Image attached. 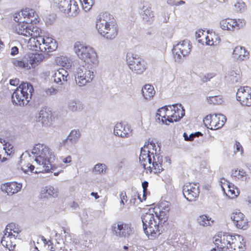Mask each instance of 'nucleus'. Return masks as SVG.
Here are the masks:
<instances>
[{
  "mask_svg": "<svg viewBox=\"0 0 251 251\" xmlns=\"http://www.w3.org/2000/svg\"><path fill=\"white\" fill-rule=\"evenodd\" d=\"M236 99L242 105L251 106V87H240L237 90Z\"/></svg>",
  "mask_w": 251,
  "mask_h": 251,
  "instance_id": "nucleus-14",
  "label": "nucleus"
},
{
  "mask_svg": "<svg viewBox=\"0 0 251 251\" xmlns=\"http://www.w3.org/2000/svg\"><path fill=\"white\" fill-rule=\"evenodd\" d=\"M167 220L165 211L155 212L154 209H149L142 217L145 233L150 239H153L160 234L159 226Z\"/></svg>",
  "mask_w": 251,
  "mask_h": 251,
  "instance_id": "nucleus-1",
  "label": "nucleus"
},
{
  "mask_svg": "<svg viewBox=\"0 0 251 251\" xmlns=\"http://www.w3.org/2000/svg\"><path fill=\"white\" fill-rule=\"evenodd\" d=\"M249 55V52L245 48L240 46L236 47L233 50V57L239 61L243 60Z\"/></svg>",
  "mask_w": 251,
  "mask_h": 251,
  "instance_id": "nucleus-29",
  "label": "nucleus"
},
{
  "mask_svg": "<svg viewBox=\"0 0 251 251\" xmlns=\"http://www.w3.org/2000/svg\"><path fill=\"white\" fill-rule=\"evenodd\" d=\"M183 136L185 140L192 141L194 139V138L196 136V134H191L188 137L187 134L186 133H184Z\"/></svg>",
  "mask_w": 251,
  "mask_h": 251,
  "instance_id": "nucleus-56",
  "label": "nucleus"
},
{
  "mask_svg": "<svg viewBox=\"0 0 251 251\" xmlns=\"http://www.w3.org/2000/svg\"><path fill=\"white\" fill-rule=\"evenodd\" d=\"M106 168L103 164H97L94 167V171L98 174H103L105 172Z\"/></svg>",
  "mask_w": 251,
  "mask_h": 251,
  "instance_id": "nucleus-48",
  "label": "nucleus"
},
{
  "mask_svg": "<svg viewBox=\"0 0 251 251\" xmlns=\"http://www.w3.org/2000/svg\"><path fill=\"white\" fill-rule=\"evenodd\" d=\"M198 221L200 225L203 226H211L213 221L212 220L211 218L206 215H202L198 218Z\"/></svg>",
  "mask_w": 251,
  "mask_h": 251,
  "instance_id": "nucleus-41",
  "label": "nucleus"
},
{
  "mask_svg": "<svg viewBox=\"0 0 251 251\" xmlns=\"http://www.w3.org/2000/svg\"><path fill=\"white\" fill-rule=\"evenodd\" d=\"M132 130L130 125L125 122L117 123L114 127V132L116 136L121 137H128Z\"/></svg>",
  "mask_w": 251,
  "mask_h": 251,
  "instance_id": "nucleus-19",
  "label": "nucleus"
},
{
  "mask_svg": "<svg viewBox=\"0 0 251 251\" xmlns=\"http://www.w3.org/2000/svg\"><path fill=\"white\" fill-rule=\"evenodd\" d=\"M213 77V76L211 75H209L208 74L206 75H204L202 78L201 79L203 82H206L208 80H209L211 78Z\"/></svg>",
  "mask_w": 251,
  "mask_h": 251,
  "instance_id": "nucleus-58",
  "label": "nucleus"
},
{
  "mask_svg": "<svg viewBox=\"0 0 251 251\" xmlns=\"http://www.w3.org/2000/svg\"><path fill=\"white\" fill-rule=\"evenodd\" d=\"M218 234L215 236V241L214 243L216 245V247L213 249L211 250V251H226V246H223L222 242H219V244H217V242L216 241L217 240Z\"/></svg>",
  "mask_w": 251,
  "mask_h": 251,
  "instance_id": "nucleus-45",
  "label": "nucleus"
},
{
  "mask_svg": "<svg viewBox=\"0 0 251 251\" xmlns=\"http://www.w3.org/2000/svg\"><path fill=\"white\" fill-rule=\"evenodd\" d=\"M142 93L146 100H150L153 98L155 92L153 86L150 84H146L142 89Z\"/></svg>",
  "mask_w": 251,
  "mask_h": 251,
  "instance_id": "nucleus-34",
  "label": "nucleus"
},
{
  "mask_svg": "<svg viewBox=\"0 0 251 251\" xmlns=\"http://www.w3.org/2000/svg\"><path fill=\"white\" fill-rule=\"evenodd\" d=\"M207 101L209 104L212 105L221 104L224 102L223 98L221 95L208 97Z\"/></svg>",
  "mask_w": 251,
  "mask_h": 251,
  "instance_id": "nucleus-42",
  "label": "nucleus"
},
{
  "mask_svg": "<svg viewBox=\"0 0 251 251\" xmlns=\"http://www.w3.org/2000/svg\"><path fill=\"white\" fill-rule=\"evenodd\" d=\"M160 149L159 146L152 141L145 144L141 149L139 161L143 167L147 165V162L151 161L155 155H160L158 152Z\"/></svg>",
  "mask_w": 251,
  "mask_h": 251,
  "instance_id": "nucleus-8",
  "label": "nucleus"
},
{
  "mask_svg": "<svg viewBox=\"0 0 251 251\" xmlns=\"http://www.w3.org/2000/svg\"><path fill=\"white\" fill-rule=\"evenodd\" d=\"M182 192L184 197L187 201H195L199 196V187L196 183L187 182L183 186Z\"/></svg>",
  "mask_w": 251,
  "mask_h": 251,
  "instance_id": "nucleus-12",
  "label": "nucleus"
},
{
  "mask_svg": "<svg viewBox=\"0 0 251 251\" xmlns=\"http://www.w3.org/2000/svg\"><path fill=\"white\" fill-rule=\"evenodd\" d=\"M96 28L103 37L112 40L118 35L119 29L116 20L109 14L100 15L96 21Z\"/></svg>",
  "mask_w": 251,
  "mask_h": 251,
  "instance_id": "nucleus-3",
  "label": "nucleus"
},
{
  "mask_svg": "<svg viewBox=\"0 0 251 251\" xmlns=\"http://www.w3.org/2000/svg\"><path fill=\"white\" fill-rule=\"evenodd\" d=\"M177 3H178L177 5H180V4H184L185 3V2L183 0H180Z\"/></svg>",
  "mask_w": 251,
  "mask_h": 251,
  "instance_id": "nucleus-63",
  "label": "nucleus"
},
{
  "mask_svg": "<svg viewBox=\"0 0 251 251\" xmlns=\"http://www.w3.org/2000/svg\"><path fill=\"white\" fill-rule=\"evenodd\" d=\"M148 184H149L148 182L146 181H145L142 183V187L143 189L144 193H145L147 191Z\"/></svg>",
  "mask_w": 251,
  "mask_h": 251,
  "instance_id": "nucleus-59",
  "label": "nucleus"
},
{
  "mask_svg": "<svg viewBox=\"0 0 251 251\" xmlns=\"http://www.w3.org/2000/svg\"><path fill=\"white\" fill-rule=\"evenodd\" d=\"M33 92L34 89L30 83L22 82L12 94V103L19 106L27 105L31 99Z\"/></svg>",
  "mask_w": 251,
  "mask_h": 251,
  "instance_id": "nucleus-6",
  "label": "nucleus"
},
{
  "mask_svg": "<svg viewBox=\"0 0 251 251\" xmlns=\"http://www.w3.org/2000/svg\"><path fill=\"white\" fill-rule=\"evenodd\" d=\"M31 157L30 156H24L22 155L20 157V165L21 169L25 173L28 172L34 173V169H36V166L32 165L30 164Z\"/></svg>",
  "mask_w": 251,
  "mask_h": 251,
  "instance_id": "nucleus-24",
  "label": "nucleus"
},
{
  "mask_svg": "<svg viewBox=\"0 0 251 251\" xmlns=\"http://www.w3.org/2000/svg\"><path fill=\"white\" fill-rule=\"evenodd\" d=\"M205 43L209 46H217L221 42V39L218 34L215 32H207L206 35L204 36Z\"/></svg>",
  "mask_w": 251,
  "mask_h": 251,
  "instance_id": "nucleus-28",
  "label": "nucleus"
},
{
  "mask_svg": "<svg viewBox=\"0 0 251 251\" xmlns=\"http://www.w3.org/2000/svg\"><path fill=\"white\" fill-rule=\"evenodd\" d=\"M37 121L40 122L42 126H50L52 121L51 111L46 108L42 109L38 114Z\"/></svg>",
  "mask_w": 251,
  "mask_h": 251,
  "instance_id": "nucleus-22",
  "label": "nucleus"
},
{
  "mask_svg": "<svg viewBox=\"0 0 251 251\" xmlns=\"http://www.w3.org/2000/svg\"><path fill=\"white\" fill-rule=\"evenodd\" d=\"M94 70L82 66L79 72V86H85L92 81L94 78Z\"/></svg>",
  "mask_w": 251,
  "mask_h": 251,
  "instance_id": "nucleus-18",
  "label": "nucleus"
},
{
  "mask_svg": "<svg viewBox=\"0 0 251 251\" xmlns=\"http://www.w3.org/2000/svg\"><path fill=\"white\" fill-rule=\"evenodd\" d=\"M68 108L71 111H76L77 109L76 101L75 100H72L70 101L68 104Z\"/></svg>",
  "mask_w": 251,
  "mask_h": 251,
  "instance_id": "nucleus-51",
  "label": "nucleus"
},
{
  "mask_svg": "<svg viewBox=\"0 0 251 251\" xmlns=\"http://www.w3.org/2000/svg\"><path fill=\"white\" fill-rule=\"evenodd\" d=\"M44 56L42 53H30L27 55L26 58L30 67L35 68L40 64L44 60Z\"/></svg>",
  "mask_w": 251,
  "mask_h": 251,
  "instance_id": "nucleus-25",
  "label": "nucleus"
},
{
  "mask_svg": "<svg viewBox=\"0 0 251 251\" xmlns=\"http://www.w3.org/2000/svg\"><path fill=\"white\" fill-rule=\"evenodd\" d=\"M246 175V172L241 168L233 169L231 172V177L235 180H243Z\"/></svg>",
  "mask_w": 251,
  "mask_h": 251,
  "instance_id": "nucleus-35",
  "label": "nucleus"
},
{
  "mask_svg": "<svg viewBox=\"0 0 251 251\" xmlns=\"http://www.w3.org/2000/svg\"><path fill=\"white\" fill-rule=\"evenodd\" d=\"M13 240H14L13 236L5 232L1 239V243L4 247L9 251H11L14 249L15 246Z\"/></svg>",
  "mask_w": 251,
  "mask_h": 251,
  "instance_id": "nucleus-30",
  "label": "nucleus"
},
{
  "mask_svg": "<svg viewBox=\"0 0 251 251\" xmlns=\"http://www.w3.org/2000/svg\"><path fill=\"white\" fill-rule=\"evenodd\" d=\"M3 149L5 153L8 155H11L14 153V149L13 146L9 142H6L3 144Z\"/></svg>",
  "mask_w": 251,
  "mask_h": 251,
  "instance_id": "nucleus-47",
  "label": "nucleus"
},
{
  "mask_svg": "<svg viewBox=\"0 0 251 251\" xmlns=\"http://www.w3.org/2000/svg\"><path fill=\"white\" fill-rule=\"evenodd\" d=\"M43 194H45L44 197L48 198L49 196L55 197L56 196V192L54 191L53 187H49L48 189H44L42 191Z\"/></svg>",
  "mask_w": 251,
  "mask_h": 251,
  "instance_id": "nucleus-49",
  "label": "nucleus"
},
{
  "mask_svg": "<svg viewBox=\"0 0 251 251\" xmlns=\"http://www.w3.org/2000/svg\"><path fill=\"white\" fill-rule=\"evenodd\" d=\"M77 138L78 134L77 131L72 130L64 142H68V141H70L71 142H75L77 141Z\"/></svg>",
  "mask_w": 251,
  "mask_h": 251,
  "instance_id": "nucleus-46",
  "label": "nucleus"
},
{
  "mask_svg": "<svg viewBox=\"0 0 251 251\" xmlns=\"http://www.w3.org/2000/svg\"><path fill=\"white\" fill-rule=\"evenodd\" d=\"M201 33V34H202L203 35H204V36L205 35H204V33H203L202 32L199 31V32L198 33V35H197V38H200V37H201V34H200V33Z\"/></svg>",
  "mask_w": 251,
  "mask_h": 251,
  "instance_id": "nucleus-62",
  "label": "nucleus"
},
{
  "mask_svg": "<svg viewBox=\"0 0 251 251\" xmlns=\"http://www.w3.org/2000/svg\"><path fill=\"white\" fill-rule=\"evenodd\" d=\"M234 147L236 148V152H240L241 153L243 152V148L239 142L235 141Z\"/></svg>",
  "mask_w": 251,
  "mask_h": 251,
  "instance_id": "nucleus-53",
  "label": "nucleus"
},
{
  "mask_svg": "<svg viewBox=\"0 0 251 251\" xmlns=\"http://www.w3.org/2000/svg\"><path fill=\"white\" fill-rule=\"evenodd\" d=\"M37 17L38 16L34 9L25 7L16 12L14 15L13 18L16 22L36 24L37 22H39V20L37 18Z\"/></svg>",
  "mask_w": 251,
  "mask_h": 251,
  "instance_id": "nucleus-10",
  "label": "nucleus"
},
{
  "mask_svg": "<svg viewBox=\"0 0 251 251\" xmlns=\"http://www.w3.org/2000/svg\"><path fill=\"white\" fill-rule=\"evenodd\" d=\"M9 83L11 85H13L14 86H17L18 85L19 86L20 84V80L18 78H14L10 79L9 81Z\"/></svg>",
  "mask_w": 251,
  "mask_h": 251,
  "instance_id": "nucleus-54",
  "label": "nucleus"
},
{
  "mask_svg": "<svg viewBox=\"0 0 251 251\" xmlns=\"http://www.w3.org/2000/svg\"><path fill=\"white\" fill-rule=\"evenodd\" d=\"M124 249L126 250H127L128 249V247L126 246H124Z\"/></svg>",
  "mask_w": 251,
  "mask_h": 251,
  "instance_id": "nucleus-64",
  "label": "nucleus"
},
{
  "mask_svg": "<svg viewBox=\"0 0 251 251\" xmlns=\"http://www.w3.org/2000/svg\"><path fill=\"white\" fill-rule=\"evenodd\" d=\"M36 47H39L42 51L51 52L57 48V44L55 40L48 36H43L40 40H37Z\"/></svg>",
  "mask_w": 251,
  "mask_h": 251,
  "instance_id": "nucleus-13",
  "label": "nucleus"
},
{
  "mask_svg": "<svg viewBox=\"0 0 251 251\" xmlns=\"http://www.w3.org/2000/svg\"><path fill=\"white\" fill-rule=\"evenodd\" d=\"M42 243L39 246L40 251H52V246L51 242L48 240L47 241L43 236L41 238Z\"/></svg>",
  "mask_w": 251,
  "mask_h": 251,
  "instance_id": "nucleus-39",
  "label": "nucleus"
},
{
  "mask_svg": "<svg viewBox=\"0 0 251 251\" xmlns=\"http://www.w3.org/2000/svg\"><path fill=\"white\" fill-rule=\"evenodd\" d=\"M19 52V49L17 47H13L11 48V54L12 55H16Z\"/></svg>",
  "mask_w": 251,
  "mask_h": 251,
  "instance_id": "nucleus-57",
  "label": "nucleus"
},
{
  "mask_svg": "<svg viewBox=\"0 0 251 251\" xmlns=\"http://www.w3.org/2000/svg\"><path fill=\"white\" fill-rule=\"evenodd\" d=\"M22 185L16 182H7L2 184L1 189L8 195H12L20 191Z\"/></svg>",
  "mask_w": 251,
  "mask_h": 251,
  "instance_id": "nucleus-23",
  "label": "nucleus"
},
{
  "mask_svg": "<svg viewBox=\"0 0 251 251\" xmlns=\"http://www.w3.org/2000/svg\"><path fill=\"white\" fill-rule=\"evenodd\" d=\"M236 19L227 18L220 23V27L224 30H234L235 29Z\"/></svg>",
  "mask_w": 251,
  "mask_h": 251,
  "instance_id": "nucleus-31",
  "label": "nucleus"
},
{
  "mask_svg": "<svg viewBox=\"0 0 251 251\" xmlns=\"http://www.w3.org/2000/svg\"><path fill=\"white\" fill-rule=\"evenodd\" d=\"M63 162L64 163H69L72 161V158L70 156H68L63 159Z\"/></svg>",
  "mask_w": 251,
  "mask_h": 251,
  "instance_id": "nucleus-60",
  "label": "nucleus"
},
{
  "mask_svg": "<svg viewBox=\"0 0 251 251\" xmlns=\"http://www.w3.org/2000/svg\"><path fill=\"white\" fill-rule=\"evenodd\" d=\"M228 81L232 83H237L241 81V73L240 70L231 71L226 76Z\"/></svg>",
  "mask_w": 251,
  "mask_h": 251,
  "instance_id": "nucleus-36",
  "label": "nucleus"
},
{
  "mask_svg": "<svg viewBox=\"0 0 251 251\" xmlns=\"http://www.w3.org/2000/svg\"><path fill=\"white\" fill-rule=\"evenodd\" d=\"M79 59L81 66H85L91 69H94L99 63L96 51L89 46H82L79 49Z\"/></svg>",
  "mask_w": 251,
  "mask_h": 251,
  "instance_id": "nucleus-7",
  "label": "nucleus"
},
{
  "mask_svg": "<svg viewBox=\"0 0 251 251\" xmlns=\"http://www.w3.org/2000/svg\"><path fill=\"white\" fill-rule=\"evenodd\" d=\"M218 237L217 243L222 242L223 246L226 247V251H245L246 249V241L242 235L221 232Z\"/></svg>",
  "mask_w": 251,
  "mask_h": 251,
  "instance_id": "nucleus-4",
  "label": "nucleus"
},
{
  "mask_svg": "<svg viewBox=\"0 0 251 251\" xmlns=\"http://www.w3.org/2000/svg\"><path fill=\"white\" fill-rule=\"evenodd\" d=\"M235 29H239L243 27L246 25V21L244 19H236Z\"/></svg>",
  "mask_w": 251,
  "mask_h": 251,
  "instance_id": "nucleus-52",
  "label": "nucleus"
},
{
  "mask_svg": "<svg viewBox=\"0 0 251 251\" xmlns=\"http://www.w3.org/2000/svg\"><path fill=\"white\" fill-rule=\"evenodd\" d=\"M91 195L94 197L95 199H98L100 198V196L97 193L92 192L91 193Z\"/></svg>",
  "mask_w": 251,
  "mask_h": 251,
  "instance_id": "nucleus-61",
  "label": "nucleus"
},
{
  "mask_svg": "<svg viewBox=\"0 0 251 251\" xmlns=\"http://www.w3.org/2000/svg\"><path fill=\"white\" fill-rule=\"evenodd\" d=\"M112 230L120 237H128L131 233L132 230L129 225L120 223L116 226L114 224L112 226Z\"/></svg>",
  "mask_w": 251,
  "mask_h": 251,
  "instance_id": "nucleus-20",
  "label": "nucleus"
},
{
  "mask_svg": "<svg viewBox=\"0 0 251 251\" xmlns=\"http://www.w3.org/2000/svg\"><path fill=\"white\" fill-rule=\"evenodd\" d=\"M120 198H121V203L124 205L125 204V201L126 202L127 201V196L126 195V194L125 192H122L120 194Z\"/></svg>",
  "mask_w": 251,
  "mask_h": 251,
  "instance_id": "nucleus-55",
  "label": "nucleus"
},
{
  "mask_svg": "<svg viewBox=\"0 0 251 251\" xmlns=\"http://www.w3.org/2000/svg\"><path fill=\"white\" fill-rule=\"evenodd\" d=\"M55 6L60 11L64 13H68L71 11V0H53Z\"/></svg>",
  "mask_w": 251,
  "mask_h": 251,
  "instance_id": "nucleus-27",
  "label": "nucleus"
},
{
  "mask_svg": "<svg viewBox=\"0 0 251 251\" xmlns=\"http://www.w3.org/2000/svg\"><path fill=\"white\" fill-rule=\"evenodd\" d=\"M190 50V45L187 41L179 42L174 48V53L179 57L188 55Z\"/></svg>",
  "mask_w": 251,
  "mask_h": 251,
  "instance_id": "nucleus-21",
  "label": "nucleus"
},
{
  "mask_svg": "<svg viewBox=\"0 0 251 251\" xmlns=\"http://www.w3.org/2000/svg\"><path fill=\"white\" fill-rule=\"evenodd\" d=\"M69 74L64 68H60L54 74L53 77L54 82L62 84V81H67Z\"/></svg>",
  "mask_w": 251,
  "mask_h": 251,
  "instance_id": "nucleus-26",
  "label": "nucleus"
},
{
  "mask_svg": "<svg viewBox=\"0 0 251 251\" xmlns=\"http://www.w3.org/2000/svg\"><path fill=\"white\" fill-rule=\"evenodd\" d=\"M33 153L36 154L35 174L44 173L55 170L58 166L52 164L49 159L51 158L52 152L50 148L45 145L37 144L33 149Z\"/></svg>",
  "mask_w": 251,
  "mask_h": 251,
  "instance_id": "nucleus-2",
  "label": "nucleus"
},
{
  "mask_svg": "<svg viewBox=\"0 0 251 251\" xmlns=\"http://www.w3.org/2000/svg\"><path fill=\"white\" fill-rule=\"evenodd\" d=\"M231 219L238 229L246 230L248 228V220L243 213L239 211L233 212L231 215Z\"/></svg>",
  "mask_w": 251,
  "mask_h": 251,
  "instance_id": "nucleus-17",
  "label": "nucleus"
},
{
  "mask_svg": "<svg viewBox=\"0 0 251 251\" xmlns=\"http://www.w3.org/2000/svg\"><path fill=\"white\" fill-rule=\"evenodd\" d=\"M226 121V117L223 114H209L203 120L205 126L211 130H216L223 126Z\"/></svg>",
  "mask_w": 251,
  "mask_h": 251,
  "instance_id": "nucleus-11",
  "label": "nucleus"
},
{
  "mask_svg": "<svg viewBox=\"0 0 251 251\" xmlns=\"http://www.w3.org/2000/svg\"><path fill=\"white\" fill-rule=\"evenodd\" d=\"M222 190L226 195L230 199H233L239 194V190L233 183L229 182L226 179L221 178L220 180Z\"/></svg>",
  "mask_w": 251,
  "mask_h": 251,
  "instance_id": "nucleus-16",
  "label": "nucleus"
},
{
  "mask_svg": "<svg viewBox=\"0 0 251 251\" xmlns=\"http://www.w3.org/2000/svg\"><path fill=\"white\" fill-rule=\"evenodd\" d=\"M185 114L181 105H173L163 107L158 109L156 117L159 120L166 125L179 120Z\"/></svg>",
  "mask_w": 251,
  "mask_h": 251,
  "instance_id": "nucleus-5",
  "label": "nucleus"
},
{
  "mask_svg": "<svg viewBox=\"0 0 251 251\" xmlns=\"http://www.w3.org/2000/svg\"><path fill=\"white\" fill-rule=\"evenodd\" d=\"M127 63L129 69L136 74H142L147 69V62L140 55L131 54L127 56Z\"/></svg>",
  "mask_w": 251,
  "mask_h": 251,
  "instance_id": "nucleus-9",
  "label": "nucleus"
},
{
  "mask_svg": "<svg viewBox=\"0 0 251 251\" xmlns=\"http://www.w3.org/2000/svg\"><path fill=\"white\" fill-rule=\"evenodd\" d=\"M246 9V5L245 2L241 1H237L234 4V10L237 12H242Z\"/></svg>",
  "mask_w": 251,
  "mask_h": 251,
  "instance_id": "nucleus-44",
  "label": "nucleus"
},
{
  "mask_svg": "<svg viewBox=\"0 0 251 251\" xmlns=\"http://www.w3.org/2000/svg\"><path fill=\"white\" fill-rule=\"evenodd\" d=\"M81 3L82 9L85 12L89 11L94 3L93 0H79Z\"/></svg>",
  "mask_w": 251,
  "mask_h": 251,
  "instance_id": "nucleus-43",
  "label": "nucleus"
},
{
  "mask_svg": "<svg viewBox=\"0 0 251 251\" xmlns=\"http://www.w3.org/2000/svg\"><path fill=\"white\" fill-rule=\"evenodd\" d=\"M12 63L15 67L18 69H23L26 70H28L31 69V67H30L26 59V60H20L14 59L12 61Z\"/></svg>",
  "mask_w": 251,
  "mask_h": 251,
  "instance_id": "nucleus-38",
  "label": "nucleus"
},
{
  "mask_svg": "<svg viewBox=\"0 0 251 251\" xmlns=\"http://www.w3.org/2000/svg\"><path fill=\"white\" fill-rule=\"evenodd\" d=\"M151 8L150 4L143 6V19L146 21H150L151 19L153 17V14L152 11H151Z\"/></svg>",
  "mask_w": 251,
  "mask_h": 251,
  "instance_id": "nucleus-40",
  "label": "nucleus"
},
{
  "mask_svg": "<svg viewBox=\"0 0 251 251\" xmlns=\"http://www.w3.org/2000/svg\"><path fill=\"white\" fill-rule=\"evenodd\" d=\"M30 30H29V36L27 37L32 38L34 39L35 38L37 40H40V38L42 36H41L42 30L41 28L36 25H30Z\"/></svg>",
  "mask_w": 251,
  "mask_h": 251,
  "instance_id": "nucleus-37",
  "label": "nucleus"
},
{
  "mask_svg": "<svg viewBox=\"0 0 251 251\" xmlns=\"http://www.w3.org/2000/svg\"><path fill=\"white\" fill-rule=\"evenodd\" d=\"M17 23L18 24L16 26V30L17 33L26 37L29 36V33L28 31L30 30V25H28L29 24H26L25 22Z\"/></svg>",
  "mask_w": 251,
  "mask_h": 251,
  "instance_id": "nucleus-32",
  "label": "nucleus"
},
{
  "mask_svg": "<svg viewBox=\"0 0 251 251\" xmlns=\"http://www.w3.org/2000/svg\"><path fill=\"white\" fill-rule=\"evenodd\" d=\"M57 92V90L56 89L53 87H50L44 90V95L45 96H50L56 94Z\"/></svg>",
  "mask_w": 251,
  "mask_h": 251,
  "instance_id": "nucleus-50",
  "label": "nucleus"
},
{
  "mask_svg": "<svg viewBox=\"0 0 251 251\" xmlns=\"http://www.w3.org/2000/svg\"><path fill=\"white\" fill-rule=\"evenodd\" d=\"M162 162L163 159L161 155H155L152 158V160L147 162V165L143 168L146 170L147 173H153L155 174H158L164 170Z\"/></svg>",
  "mask_w": 251,
  "mask_h": 251,
  "instance_id": "nucleus-15",
  "label": "nucleus"
},
{
  "mask_svg": "<svg viewBox=\"0 0 251 251\" xmlns=\"http://www.w3.org/2000/svg\"><path fill=\"white\" fill-rule=\"evenodd\" d=\"M5 233L13 236V239H16L21 230L18 226L14 223L8 224L5 229Z\"/></svg>",
  "mask_w": 251,
  "mask_h": 251,
  "instance_id": "nucleus-33",
  "label": "nucleus"
}]
</instances>
